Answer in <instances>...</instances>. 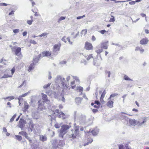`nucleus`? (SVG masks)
I'll use <instances>...</instances> for the list:
<instances>
[{"mask_svg": "<svg viewBox=\"0 0 149 149\" xmlns=\"http://www.w3.org/2000/svg\"><path fill=\"white\" fill-rule=\"evenodd\" d=\"M42 97L43 99L45 101V102L48 104L49 109L51 110L53 114H55L59 118H61L63 119H65L66 116L63 112H59L58 109H56L54 111L56 108V107L54 106L52 103H49L50 101L47 99L46 95L42 93Z\"/></svg>", "mask_w": 149, "mask_h": 149, "instance_id": "1", "label": "nucleus"}, {"mask_svg": "<svg viewBox=\"0 0 149 149\" xmlns=\"http://www.w3.org/2000/svg\"><path fill=\"white\" fill-rule=\"evenodd\" d=\"M74 118L75 121H78L81 124H84L86 120V116L81 113H77L76 111L74 113Z\"/></svg>", "mask_w": 149, "mask_h": 149, "instance_id": "2", "label": "nucleus"}, {"mask_svg": "<svg viewBox=\"0 0 149 149\" xmlns=\"http://www.w3.org/2000/svg\"><path fill=\"white\" fill-rule=\"evenodd\" d=\"M64 78L62 76L60 75L57 76L55 78V82L57 84H58L57 87H55V86H53L54 89V90L57 89L58 90L59 89V84H61L64 87V85H65V84L64 83Z\"/></svg>", "mask_w": 149, "mask_h": 149, "instance_id": "3", "label": "nucleus"}, {"mask_svg": "<svg viewBox=\"0 0 149 149\" xmlns=\"http://www.w3.org/2000/svg\"><path fill=\"white\" fill-rule=\"evenodd\" d=\"M70 127L66 125L62 126L61 128L60 131L59 136L63 137V135L66 133V130H68Z\"/></svg>", "mask_w": 149, "mask_h": 149, "instance_id": "4", "label": "nucleus"}, {"mask_svg": "<svg viewBox=\"0 0 149 149\" xmlns=\"http://www.w3.org/2000/svg\"><path fill=\"white\" fill-rule=\"evenodd\" d=\"M61 46L60 43L55 44L53 47L52 54L55 55H57L60 50Z\"/></svg>", "mask_w": 149, "mask_h": 149, "instance_id": "5", "label": "nucleus"}, {"mask_svg": "<svg viewBox=\"0 0 149 149\" xmlns=\"http://www.w3.org/2000/svg\"><path fill=\"white\" fill-rule=\"evenodd\" d=\"M13 52H15V54L17 56H20L21 54V48L20 47L15 46L11 48Z\"/></svg>", "mask_w": 149, "mask_h": 149, "instance_id": "6", "label": "nucleus"}, {"mask_svg": "<svg viewBox=\"0 0 149 149\" xmlns=\"http://www.w3.org/2000/svg\"><path fill=\"white\" fill-rule=\"evenodd\" d=\"M148 118L146 117L141 118L142 120V122L140 121H138L137 126L139 127H141L143 125H145V123L147 121Z\"/></svg>", "mask_w": 149, "mask_h": 149, "instance_id": "7", "label": "nucleus"}, {"mask_svg": "<svg viewBox=\"0 0 149 149\" xmlns=\"http://www.w3.org/2000/svg\"><path fill=\"white\" fill-rule=\"evenodd\" d=\"M26 123V121L24 119H20L18 125V126L22 130Z\"/></svg>", "mask_w": 149, "mask_h": 149, "instance_id": "8", "label": "nucleus"}, {"mask_svg": "<svg viewBox=\"0 0 149 149\" xmlns=\"http://www.w3.org/2000/svg\"><path fill=\"white\" fill-rule=\"evenodd\" d=\"M75 128V131L74 132V133H73L71 134V136H70V137H72L73 139L76 138V136L78 135L79 133V127L78 126Z\"/></svg>", "mask_w": 149, "mask_h": 149, "instance_id": "9", "label": "nucleus"}, {"mask_svg": "<svg viewBox=\"0 0 149 149\" xmlns=\"http://www.w3.org/2000/svg\"><path fill=\"white\" fill-rule=\"evenodd\" d=\"M128 122L129 125L130 126H135L136 125H137L138 121L134 119H129Z\"/></svg>", "mask_w": 149, "mask_h": 149, "instance_id": "10", "label": "nucleus"}, {"mask_svg": "<svg viewBox=\"0 0 149 149\" xmlns=\"http://www.w3.org/2000/svg\"><path fill=\"white\" fill-rule=\"evenodd\" d=\"M51 55V53L49 51H44L41 54H40L39 55V58H42L44 56H50Z\"/></svg>", "mask_w": 149, "mask_h": 149, "instance_id": "11", "label": "nucleus"}, {"mask_svg": "<svg viewBox=\"0 0 149 149\" xmlns=\"http://www.w3.org/2000/svg\"><path fill=\"white\" fill-rule=\"evenodd\" d=\"M39 104L38 105V108L41 111H43L45 109V107L44 106V102H41V101H38Z\"/></svg>", "mask_w": 149, "mask_h": 149, "instance_id": "12", "label": "nucleus"}, {"mask_svg": "<svg viewBox=\"0 0 149 149\" xmlns=\"http://www.w3.org/2000/svg\"><path fill=\"white\" fill-rule=\"evenodd\" d=\"M85 48L86 50H90L93 49V46L90 42H85Z\"/></svg>", "mask_w": 149, "mask_h": 149, "instance_id": "13", "label": "nucleus"}, {"mask_svg": "<svg viewBox=\"0 0 149 149\" xmlns=\"http://www.w3.org/2000/svg\"><path fill=\"white\" fill-rule=\"evenodd\" d=\"M71 77L70 76H67L66 78V80H65V78H64V83L65 84V85H64V88H68V87L69 85V81Z\"/></svg>", "mask_w": 149, "mask_h": 149, "instance_id": "14", "label": "nucleus"}, {"mask_svg": "<svg viewBox=\"0 0 149 149\" xmlns=\"http://www.w3.org/2000/svg\"><path fill=\"white\" fill-rule=\"evenodd\" d=\"M27 120H29L28 124L29 125V128H30L31 131H32L33 130H35V129L34 127V125L32 120L29 119H27Z\"/></svg>", "mask_w": 149, "mask_h": 149, "instance_id": "15", "label": "nucleus"}, {"mask_svg": "<svg viewBox=\"0 0 149 149\" xmlns=\"http://www.w3.org/2000/svg\"><path fill=\"white\" fill-rule=\"evenodd\" d=\"M149 42V40L147 38L142 39L140 41V43L141 45H145L147 44Z\"/></svg>", "mask_w": 149, "mask_h": 149, "instance_id": "16", "label": "nucleus"}, {"mask_svg": "<svg viewBox=\"0 0 149 149\" xmlns=\"http://www.w3.org/2000/svg\"><path fill=\"white\" fill-rule=\"evenodd\" d=\"M11 75H9L8 74H5L4 75L1 77V78H4L8 77H12V75L14 73L15 71V69L14 68H13L11 70Z\"/></svg>", "mask_w": 149, "mask_h": 149, "instance_id": "17", "label": "nucleus"}, {"mask_svg": "<svg viewBox=\"0 0 149 149\" xmlns=\"http://www.w3.org/2000/svg\"><path fill=\"white\" fill-rule=\"evenodd\" d=\"M52 144L53 147L51 149H59V148L58 146V145L56 140L54 139L53 140Z\"/></svg>", "mask_w": 149, "mask_h": 149, "instance_id": "18", "label": "nucleus"}, {"mask_svg": "<svg viewBox=\"0 0 149 149\" xmlns=\"http://www.w3.org/2000/svg\"><path fill=\"white\" fill-rule=\"evenodd\" d=\"M108 100V101L107 103V106L110 108H112L113 107V99H111L109 100Z\"/></svg>", "mask_w": 149, "mask_h": 149, "instance_id": "19", "label": "nucleus"}, {"mask_svg": "<svg viewBox=\"0 0 149 149\" xmlns=\"http://www.w3.org/2000/svg\"><path fill=\"white\" fill-rule=\"evenodd\" d=\"M54 94V96L56 98H58L59 100H61L63 102H64L65 100V99L64 98V97L62 96H58V92L56 93V92H55Z\"/></svg>", "mask_w": 149, "mask_h": 149, "instance_id": "20", "label": "nucleus"}, {"mask_svg": "<svg viewBox=\"0 0 149 149\" xmlns=\"http://www.w3.org/2000/svg\"><path fill=\"white\" fill-rule=\"evenodd\" d=\"M108 41H106L104 42L101 43V46L103 48L105 49H107L108 48Z\"/></svg>", "mask_w": 149, "mask_h": 149, "instance_id": "21", "label": "nucleus"}, {"mask_svg": "<svg viewBox=\"0 0 149 149\" xmlns=\"http://www.w3.org/2000/svg\"><path fill=\"white\" fill-rule=\"evenodd\" d=\"M102 48L100 45L97 46L95 48V52L98 54H100L103 51Z\"/></svg>", "mask_w": 149, "mask_h": 149, "instance_id": "22", "label": "nucleus"}, {"mask_svg": "<svg viewBox=\"0 0 149 149\" xmlns=\"http://www.w3.org/2000/svg\"><path fill=\"white\" fill-rule=\"evenodd\" d=\"M32 116L33 119H38L39 117L38 113L36 111L33 112Z\"/></svg>", "mask_w": 149, "mask_h": 149, "instance_id": "23", "label": "nucleus"}, {"mask_svg": "<svg viewBox=\"0 0 149 149\" xmlns=\"http://www.w3.org/2000/svg\"><path fill=\"white\" fill-rule=\"evenodd\" d=\"M40 140L42 142L46 141L47 140V138L46 135H40L39 136Z\"/></svg>", "mask_w": 149, "mask_h": 149, "instance_id": "24", "label": "nucleus"}, {"mask_svg": "<svg viewBox=\"0 0 149 149\" xmlns=\"http://www.w3.org/2000/svg\"><path fill=\"white\" fill-rule=\"evenodd\" d=\"M99 132V129L96 128H95L94 130L92 131L91 132L92 133L93 136H95L98 134Z\"/></svg>", "mask_w": 149, "mask_h": 149, "instance_id": "25", "label": "nucleus"}, {"mask_svg": "<svg viewBox=\"0 0 149 149\" xmlns=\"http://www.w3.org/2000/svg\"><path fill=\"white\" fill-rule=\"evenodd\" d=\"M31 91H28V92L27 93H26L23 94L22 95H21L19 96V97L18 98V99L19 101L21 99V98L22 97H24L25 96H26L27 95H28L30 93Z\"/></svg>", "mask_w": 149, "mask_h": 149, "instance_id": "26", "label": "nucleus"}, {"mask_svg": "<svg viewBox=\"0 0 149 149\" xmlns=\"http://www.w3.org/2000/svg\"><path fill=\"white\" fill-rule=\"evenodd\" d=\"M29 106L28 103L26 102H25L24 104V107L23 109V111L24 112H26L27 110L29 108Z\"/></svg>", "mask_w": 149, "mask_h": 149, "instance_id": "27", "label": "nucleus"}, {"mask_svg": "<svg viewBox=\"0 0 149 149\" xmlns=\"http://www.w3.org/2000/svg\"><path fill=\"white\" fill-rule=\"evenodd\" d=\"M100 63V62L98 61L97 59L95 58L94 59L93 64L94 65L96 66H99Z\"/></svg>", "mask_w": 149, "mask_h": 149, "instance_id": "28", "label": "nucleus"}, {"mask_svg": "<svg viewBox=\"0 0 149 149\" xmlns=\"http://www.w3.org/2000/svg\"><path fill=\"white\" fill-rule=\"evenodd\" d=\"M135 51H139L141 53H142L144 52V49H143L141 47H137L135 49Z\"/></svg>", "mask_w": 149, "mask_h": 149, "instance_id": "29", "label": "nucleus"}, {"mask_svg": "<svg viewBox=\"0 0 149 149\" xmlns=\"http://www.w3.org/2000/svg\"><path fill=\"white\" fill-rule=\"evenodd\" d=\"M82 99L80 97H77L75 99V102L78 105L81 103Z\"/></svg>", "mask_w": 149, "mask_h": 149, "instance_id": "30", "label": "nucleus"}, {"mask_svg": "<svg viewBox=\"0 0 149 149\" xmlns=\"http://www.w3.org/2000/svg\"><path fill=\"white\" fill-rule=\"evenodd\" d=\"M15 98V97L13 96H10L7 97H6L3 98V99L5 100H6V99H8V101H10L11 100L14 99Z\"/></svg>", "mask_w": 149, "mask_h": 149, "instance_id": "31", "label": "nucleus"}, {"mask_svg": "<svg viewBox=\"0 0 149 149\" xmlns=\"http://www.w3.org/2000/svg\"><path fill=\"white\" fill-rule=\"evenodd\" d=\"M35 64L34 63H31L29 68L28 71H31L33 70Z\"/></svg>", "mask_w": 149, "mask_h": 149, "instance_id": "32", "label": "nucleus"}, {"mask_svg": "<svg viewBox=\"0 0 149 149\" xmlns=\"http://www.w3.org/2000/svg\"><path fill=\"white\" fill-rule=\"evenodd\" d=\"M19 134L23 136H25L26 138H27V137H28L27 133L26 132L24 131H21L19 132Z\"/></svg>", "mask_w": 149, "mask_h": 149, "instance_id": "33", "label": "nucleus"}, {"mask_svg": "<svg viewBox=\"0 0 149 149\" xmlns=\"http://www.w3.org/2000/svg\"><path fill=\"white\" fill-rule=\"evenodd\" d=\"M93 141V140L92 139H88L87 140V141H88L87 143H85L84 145V146H85L86 145H88L89 143H91L92 141Z\"/></svg>", "mask_w": 149, "mask_h": 149, "instance_id": "34", "label": "nucleus"}, {"mask_svg": "<svg viewBox=\"0 0 149 149\" xmlns=\"http://www.w3.org/2000/svg\"><path fill=\"white\" fill-rule=\"evenodd\" d=\"M39 58V55L38 57L34 58L33 59V63H37L39 60V58Z\"/></svg>", "mask_w": 149, "mask_h": 149, "instance_id": "35", "label": "nucleus"}, {"mask_svg": "<svg viewBox=\"0 0 149 149\" xmlns=\"http://www.w3.org/2000/svg\"><path fill=\"white\" fill-rule=\"evenodd\" d=\"M77 91H78L81 93H82L83 91V88L81 86H79L77 87Z\"/></svg>", "mask_w": 149, "mask_h": 149, "instance_id": "36", "label": "nucleus"}, {"mask_svg": "<svg viewBox=\"0 0 149 149\" xmlns=\"http://www.w3.org/2000/svg\"><path fill=\"white\" fill-rule=\"evenodd\" d=\"M87 32V30L86 29L83 30L81 32V36H85L86 33Z\"/></svg>", "mask_w": 149, "mask_h": 149, "instance_id": "37", "label": "nucleus"}, {"mask_svg": "<svg viewBox=\"0 0 149 149\" xmlns=\"http://www.w3.org/2000/svg\"><path fill=\"white\" fill-rule=\"evenodd\" d=\"M124 79L125 80L127 81H132L133 80L130 79L127 75H125L124 77Z\"/></svg>", "mask_w": 149, "mask_h": 149, "instance_id": "38", "label": "nucleus"}, {"mask_svg": "<svg viewBox=\"0 0 149 149\" xmlns=\"http://www.w3.org/2000/svg\"><path fill=\"white\" fill-rule=\"evenodd\" d=\"M118 94L117 93H114L111 95L109 98L108 99V100L112 99V97H114L118 95Z\"/></svg>", "mask_w": 149, "mask_h": 149, "instance_id": "39", "label": "nucleus"}, {"mask_svg": "<svg viewBox=\"0 0 149 149\" xmlns=\"http://www.w3.org/2000/svg\"><path fill=\"white\" fill-rule=\"evenodd\" d=\"M51 83H48L47 84H45L43 86V88L44 89H46L48 88L51 85Z\"/></svg>", "mask_w": 149, "mask_h": 149, "instance_id": "40", "label": "nucleus"}, {"mask_svg": "<svg viewBox=\"0 0 149 149\" xmlns=\"http://www.w3.org/2000/svg\"><path fill=\"white\" fill-rule=\"evenodd\" d=\"M85 57L87 61H89L91 59L93 58V56L92 54H90L88 55H87V56H85Z\"/></svg>", "mask_w": 149, "mask_h": 149, "instance_id": "41", "label": "nucleus"}, {"mask_svg": "<svg viewBox=\"0 0 149 149\" xmlns=\"http://www.w3.org/2000/svg\"><path fill=\"white\" fill-rule=\"evenodd\" d=\"M48 34V33H42V34L38 36H39L40 37H42V36L44 37L45 38H46L47 36V35Z\"/></svg>", "mask_w": 149, "mask_h": 149, "instance_id": "42", "label": "nucleus"}, {"mask_svg": "<svg viewBox=\"0 0 149 149\" xmlns=\"http://www.w3.org/2000/svg\"><path fill=\"white\" fill-rule=\"evenodd\" d=\"M16 137L15 139L19 141H20L22 139V137L19 135H15Z\"/></svg>", "mask_w": 149, "mask_h": 149, "instance_id": "43", "label": "nucleus"}, {"mask_svg": "<svg viewBox=\"0 0 149 149\" xmlns=\"http://www.w3.org/2000/svg\"><path fill=\"white\" fill-rule=\"evenodd\" d=\"M74 83H75V81H73L71 82V83L70 84V85L71 86V88H72V89H74L75 87V85L72 86V85H74Z\"/></svg>", "mask_w": 149, "mask_h": 149, "instance_id": "44", "label": "nucleus"}, {"mask_svg": "<svg viewBox=\"0 0 149 149\" xmlns=\"http://www.w3.org/2000/svg\"><path fill=\"white\" fill-rule=\"evenodd\" d=\"M105 91H104L102 94V95L101 96L100 99L101 100L102 99H103V98L104 97L105 95Z\"/></svg>", "mask_w": 149, "mask_h": 149, "instance_id": "45", "label": "nucleus"}, {"mask_svg": "<svg viewBox=\"0 0 149 149\" xmlns=\"http://www.w3.org/2000/svg\"><path fill=\"white\" fill-rule=\"evenodd\" d=\"M33 22V19H31V20H28L27 21V23L28 24L31 25L32 24V23Z\"/></svg>", "mask_w": 149, "mask_h": 149, "instance_id": "46", "label": "nucleus"}, {"mask_svg": "<svg viewBox=\"0 0 149 149\" xmlns=\"http://www.w3.org/2000/svg\"><path fill=\"white\" fill-rule=\"evenodd\" d=\"M73 78L74 79L76 80L77 81H78V82L79 81V80L78 77H77V76H73Z\"/></svg>", "mask_w": 149, "mask_h": 149, "instance_id": "47", "label": "nucleus"}, {"mask_svg": "<svg viewBox=\"0 0 149 149\" xmlns=\"http://www.w3.org/2000/svg\"><path fill=\"white\" fill-rule=\"evenodd\" d=\"M19 31V29H13V32L15 33H18Z\"/></svg>", "mask_w": 149, "mask_h": 149, "instance_id": "48", "label": "nucleus"}, {"mask_svg": "<svg viewBox=\"0 0 149 149\" xmlns=\"http://www.w3.org/2000/svg\"><path fill=\"white\" fill-rule=\"evenodd\" d=\"M60 126L61 125L58 124V123L55 124L54 125L55 127L56 128H58L60 127Z\"/></svg>", "mask_w": 149, "mask_h": 149, "instance_id": "49", "label": "nucleus"}, {"mask_svg": "<svg viewBox=\"0 0 149 149\" xmlns=\"http://www.w3.org/2000/svg\"><path fill=\"white\" fill-rule=\"evenodd\" d=\"M65 144L64 143L63 140H60L59 143V145L62 146Z\"/></svg>", "mask_w": 149, "mask_h": 149, "instance_id": "50", "label": "nucleus"}, {"mask_svg": "<svg viewBox=\"0 0 149 149\" xmlns=\"http://www.w3.org/2000/svg\"><path fill=\"white\" fill-rule=\"evenodd\" d=\"M112 17L111 18L110 20L109 21L110 22H114L115 21V18L114 17L112 16Z\"/></svg>", "mask_w": 149, "mask_h": 149, "instance_id": "51", "label": "nucleus"}, {"mask_svg": "<svg viewBox=\"0 0 149 149\" xmlns=\"http://www.w3.org/2000/svg\"><path fill=\"white\" fill-rule=\"evenodd\" d=\"M46 93L48 94V95L50 96H51L52 95V90H50L49 92L48 91H47L46 92Z\"/></svg>", "mask_w": 149, "mask_h": 149, "instance_id": "52", "label": "nucleus"}, {"mask_svg": "<svg viewBox=\"0 0 149 149\" xmlns=\"http://www.w3.org/2000/svg\"><path fill=\"white\" fill-rule=\"evenodd\" d=\"M66 36H64L63 38H62L61 39V40L63 41H64L65 43H66L67 41L66 40Z\"/></svg>", "mask_w": 149, "mask_h": 149, "instance_id": "53", "label": "nucleus"}, {"mask_svg": "<svg viewBox=\"0 0 149 149\" xmlns=\"http://www.w3.org/2000/svg\"><path fill=\"white\" fill-rule=\"evenodd\" d=\"M106 74L107 75V77H110L111 74V72L110 71H107L106 72Z\"/></svg>", "mask_w": 149, "mask_h": 149, "instance_id": "54", "label": "nucleus"}, {"mask_svg": "<svg viewBox=\"0 0 149 149\" xmlns=\"http://www.w3.org/2000/svg\"><path fill=\"white\" fill-rule=\"evenodd\" d=\"M95 104H96L97 105L100 106V102L99 101L95 100Z\"/></svg>", "mask_w": 149, "mask_h": 149, "instance_id": "55", "label": "nucleus"}, {"mask_svg": "<svg viewBox=\"0 0 149 149\" xmlns=\"http://www.w3.org/2000/svg\"><path fill=\"white\" fill-rule=\"evenodd\" d=\"M65 17L61 16L59 20L60 21H61V20H63L65 19Z\"/></svg>", "mask_w": 149, "mask_h": 149, "instance_id": "56", "label": "nucleus"}, {"mask_svg": "<svg viewBox=\"0 0 149 149\" xmlns=\"http://www.w3.org/2000/svg\"><path fill=\"white\" fill-rule=\"evenodd\" d=\"M51 73L50 72H49V75L48 77V79H51L52 77L51 76Z\"/></svg>", "mask_w": 149, "mask_h": 149, "instance_id": "57", "label": "nucleus"}, {"mask_svg": "<svg viewBox=\"0 0 149 149\" xmlns=\"http://www.w3.org/2000/svg\"><path fill=\"white\" fill-rule=\"evenodd\" d=\"M26 81H23V82L22 83L21 85H20L18 87L19 88L21 87L22 86H23L24 85V84H26Z\"/></svg>", "mask_w": 149, "mask_h": 149, "instance_id": "58", "label": "nucleus"}, {"mask_svg": "<svg viewBox=\"0 0 149 149\" xmlns=\"http://www.w3.org/2000/svg\"><path fill=\"white\" fill-rule=\"evenodd\" d=\"M66 63V61H61L60 62V64H61L63 65V64H65Z\"/></svg>", "mask_w": 149, "mask_h": 149, "instance_id": "59", "label": "nucleus"}, {"mask_svg": "<svg viewBox=\"0 0 149 149\" xmlns=\"http://www.w3.org/2000/svg\"><path fill=\"white\" fill-rule=\"evenodd\" d=\"M67 40L69 42V43L70 44L72 45V42L70 41V38L69 37H68V38H67Z\"/></svg>", "mask_w": 149, "mask_h": 149, "instance_id": "60", "label": "nucleus"}, {"mask_svg": "<svg viewBox=\"0 0 149 149\" xmlns=\"http://www.w3.org/2000/svg\"><path fill=\"white\" fill-rule=\"evenodd\" d=\"M31 43L33 44H34V45L36 44L37 43V42H36L33 40H31Z\"/></svg>", "mask_w": 149, "mask_h": 149, "instance_id": "61", "label": "nucleus"}, {"mask_svg": "<svg viewBox=\"0 0 149 149\" xmlns=\"http://www.w3.org/2000/svg\"><path fill=\"white\" fill-rule=\"evenodd\" d=\"M129 3L131 5H134L135 3V1H131L129 2Z\"/></svg>", "mask_w": 149, "mask_h": 149, "instance_id": "62", "label": "nucleus"}, {"mask_svg": "<svg viewBox=\"0 0 149 149\" xmlns=\"http://www.w3.org/2000/svg\"><path fill=\"white\" fill-rule=\"evenodd\" d=\"M99 32L102 34H103L104 33L106 32V31L105 30L100 31Z\"/></svg>", "mask_w": 149, "mask_h": 149, "instance_id": "63", "label": "nucleus"}, {"mask_svg": "<svg viewBox=\"0 0 149 149\" xmlns=\"http://www.w3.org/2000/svg\"><path fill=\"white\" fill-rule=\"evenodd\" d=\"M84 17H85V15H83L82 16H81L77 17V19H81V18Z\"/></svg>", "mask_w": 149, "mask_h": 149, "instance_id": "64", "label": "nucleus"}]
</instances>
